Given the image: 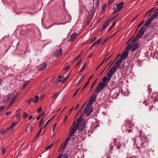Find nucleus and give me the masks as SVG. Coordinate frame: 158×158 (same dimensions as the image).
<instances>
[{
	"label": "nucleus",
	"instance_id": "1",
	"mask_svg": "<svg viewBox=\"0 0 158 158\" xmlns=\"http://www.w3.org/2000/svg\"><path fill=\"white\" fill-rule=\"evenodd\" d=\"M83 115H81L77 121V123L75 125H77V129L78 128V135L81 138H84L85 136L86 132L84 130L85 124V121L83 119Z\"/></svg>",
	"mask_w": 158,
	"mask_h": 158
},
{
	"label": "nucleus",
	"instance_id": "2",
	"mask_svg": "<svg viewBox=\"0 0 158 158\" xmlns=\"http://www.w3.org/2000/svg\"><path fill=\"white\" fill-rule=\"evenodd\" d=\"M123 60L121 58H119L115 62L114 65L110 69L109 71L106 74V76L104 77L102 79V81L103 82L109 81L112 77L113 74L116 71L118 67L120 66V64L122 63Z\"/></svg>",
	"mask_w": 158,
	"mask_h": 158
},
{
	"label": "nucleus",
	"instance_id": "3",
	"mask_svg": "<svg viewBox=\"0 0 158 158\" xmlns=\"http://www.w3.org/2000/svg\"><path fill=\"white\" fill-rule=\"evenodd\" d=\"M140 140H136V138L134 137L132 140L134 142V148L137 149H140L142 147H144V145L147 144L148 142V138L145 135H142L140 134L139 135Z\"/></svg>",
	"mask_w": 158,
	"mask_h": 158
},
{
	"label": "nucleus",
	"instance_id": "4",
	"mask_svg": "<svg viewBox=\"0 0 158 158\" xmlns=\"http://www.w3.org/2000/svg\"><path fill=\"white\" fill-rule=\"evenodd\" d=\"M17 97V95H14V94H12L8 95L3 98L2 101L3 103H5L7 101H9V104L6 106L7 108H9L14 103Z\"/></svg>",
	"mask_w": 158,
	"mask_h": 158
},
{
	"label": "nucleus",
	"instance_id": "5",
	"mask_svg": "<svg viewBox=\"0 0 158 158\" xmlns=\"http://www.w3.org/2000/svg\"><path fill=\"white\" fill-rule=\"evenodd\" d=\"M77 125H74L73 127H71L70 129V132L68 137L66 139L64 143L67 144L71 137L75 133L77 130Z\"/></svg>",
	"mask_w": 158,
	"mask_h": 158
},
{
	"label": "nucleus",
	"instance_id": "6",
	"mask_svg": "<svg viewBox=\"0 0 158 158\" xmlns=\"http://www.w3.org/2000/svg\"><path fill=\"white\" fill-rule=\"evenodd\" d=\"M97 96L94 94L92 95L89 98L88 102H85L82 105L81 108L79 110L78 113H80L81 112L82 109L86 104L90 106L92 105L94 101L96 99Z\"/></svg>",
	"mask_w": 158,
	"mask_h": 158
},
{
	"label": "nucleus",
	"instance_id": "7",
	"mask_svg": "<svg viewBox=\"0 0 158 158\" xmlns=\"http://www.w3.org/2000/svg\"><path fill=\"white\" fill-rule=\"evenodd\" d=\"M106 81L100 82L98 85L97 86L95 92L96 93L98 94L100 91L102 90L106 86Z\"/></svg>",
	"mask_w": 158,
	"mask_h": 158
},
{
	"label": "nucleus",
	"instance_id": "8",
	"mask_svg": "<svg viewBox=\"0 0 158 158\" xmlns=\"http://www.w3.org/2000/svg\"><path fill=\"white\" fill-rule=\"evenodd\" d=\"M85 107L83 112L84 114H85L86 116H88L91 114L93 111V108L90 106L86 104Z\"/></svg>",
	"mask_w": 158,
	"mask_h": 158
},
{
	"label": "nucleus",
	"instance_id": "9",
	"mask_svg": "<svg viewBox=\"0 0 158 158\" xmlns=\"http://www.w3.org/2000/svg\"><path fill=\"white\" fill-rule=\"evenodd\" d=\"M95 12V10L94 8H92L91 10L89 13L88 14L87 19L88 20H91L92 19Z\"/></svg>",
	"mask_w": 158,
	"mask_h": 158
},
{
	"label": "nucleus",
	"instance_id": "10",
	"mask_svg": "<svg viewBox=\"0 0 158 158\" xmlns=\"http://www.w3.org/2000/svg\"><path fill=\"white\" fill-rule=\"evenodd\" d=\"M139 45L138 43H134L132 44L131 51L132 52H134L138 48Z\"/></svg>",
	"mask_w": 158,
	"mask_h": 158
},
{
	"label": "nucleus",
	"instance_id": "11",
	"mask_svg": "<svg viewBox=\"0 0 158 158\" xmlns=\"http://www.w3.org/2000/svg\"><path fill=\"white\" fill-rule=\"evenodd\" d=\"M128 54V52L126 51L125 50L121 55L120 58L123 60L124 58H127Z\"/></svg>",
	"mask_w": 158,
	"mask_h": 158
},
{
	"label": "nucleus",
	"instance_id": "12",
	"mask_svg": "<svg viewBox=\"0 0 158 158\" xmlns=\"http://www.w3.org/2000/svg\"><path fill=\"white\" fill-rule=\"evenodd\" d=\"M62 54V50L61 48L57 50L55 54V56L56 57H58Z\"/></svg>",
	"mask_w": 158,
	"mask_h": 158
},
{
	"label": "nucleus",
	"instance_id": "13",
	"mask_svg": "<svg viewBox=\"0 0 158 158\" xmlns=\"http://www.w3.org/2000/svg\"><path fill=\"white\" fill-rule=\"evenodd\" d=\"M114 143V145L116 146L117 148L118 149L120 148L121 146V143L120 142H117V139H113Z\"/></svg>",
	"mask_w": 158,
	"mask_h": 158
},
{
	"label": "nucleus",
	"instance_id": "14",
	"mask_svg": "<svg viewBox=\"0 0 158 158\" xmlns=\"http://www.w3.org/2000/svg\"><path fill=\"white\" fill-rule=\"evenodd\" d=\"M145 31V28L144 27H142L139 31L138 34L140 36H142Z\"/></svg>",
	"mask_w": 158,
	"mask_h": 158
},
{
	"label": "nucleus",
	"instance_id": "15",
	"mask_svg": "<svg viewBox=\"0 0 158 158\" xmlns=\"http://www.w3.org/2000/svg\"><path fill=\"white\" fill-rule=\"evenodd\" d=\"M77 36V33H74L72 34L70 37L69 41H72L74 40Z\"/></svg>",
	"mask_w": 158,
	"mask_h": 158
},
{
	"label": "nucleus",
	"instance_id": "16",
	"mask_svg": "<svg viewBox=\"0 0 158 158\" xmlns=\"http://www.w3.org/2000/svg\"><path fill=\"white\" fill-rule=\"evenodd\" d=\"M69 75H68L66 78H65L64 77L61 76H58V82H62L64 80H66L68 77Z\"/></svg>",
	"mask_w": 158,
	"mask_h": 158
},
{
	"label": "nucleus",
	"instance_id": "17",
	"mask_svg": "<svg viewBox=\"0 0 158 158\" xmlns=\"http://www.w3.org/2000/svg\"><path fill=\"white\" fill-rule=\"evenodd\" d=\"M47 64L45 63L42 64L40 66L39 70L40 71H41L44 70L47 67Z\"/></svg>",
	"mask_w": 158,
	"mask_h": 158
},
{
	"label": "nucleus",
	"instance_id": "18",
	"mask_svg": "<svg viewBox=\"0 0 158 158\" xmlns=\"http://www.w3.org/2000/svg\"><path fill=\"white\" fill-rule=\"evenodd\" d=\"M17 123V122H13L10 126L9 128V130L11 131H13L14 129V127H15Z\"/></svg>",
	"mask_w": 158,
	"mask_h": 158
},
{
	"label": "nucleus",
	"instance_id": "19",
	"mask_svg": "<svg viewBox=\"0 0 158 158\" xmlns=\"http://www.w3.org/2000/svg\"><path fill=\"white\" fill-rule=\"evenodd\" d=\"M158 16V11L156 12L153 15L151 18H150V19L152 21L154 19H155Z\"/></svg>",
	"mask_w": 158,
	"mask_h": 158
},
{
	"label": "nucleus",
	"instance_id": "20",
	"mask_svg": "<svg viewBox=\"0 0 158 158\" xmlns=\"http://www.w3.org/2000/svg\"><path fill=\"white\" fill-rule=\"evenodd\" d=\"M152 21L151 19H150L148 20L144 24V26L146 27H148L149 25L151 24V22Z\"/></svg>",
	"mask_w": 158,
	"mask_h": 158
},
{
	"label": "nucleus",
	"instance_id": "21",
	"mask_svg": "<svg viewBox=\"0 0 158 158\" xmlns=\"http://www.w3.org/2000/svg\"><path fill=\"white\" fill-rule=\"evenodd\" d=\"M109 21L110 20L109 19H107L106 22H105V23H104L102 25V30L106 28L107 27Z\"/></svg>",
	"mask_w": 158,
	"mask_h": 158
},
{
	"label": "nucleus",
	"instance_id": "22",
	"mask_svg": "<svg viewBox=\"0 0 158 158\" xmlns=\"http://www.w3.org/2000/svg\"><path fill=\"white\" fill-rule=\"evenodd\" d=\"M123 4L124 2H122L121 3H119V4L116 5V6L118 8L119 10H120L123 7Z\"/></svg>",
	"mask_w": 158,
	"mask_h": 158
},
{
	"label": "nucleus",
	"instance_id": "23",
	"mask_svg": "<svg viewBox=\"0 0 158 158\" xmlns=\"http://www.w3.org/2000/svg\"><path fill=\"white\" fill-rule=\"evenodd\" d=\"M39 97L38 96H36L32 100L33 103H35L37 102L38 100Z\"/></svg>",
	"mask_w": 158,
	"mask_h": 158
},
{
	"label": "nucleus",
	"instance_id": "24",
	"mask_svg": "<svg viewBox=\"0 0 158 158\" xmlns=\"http://www.w3.org/2000/svg\"><path fill=\"white\" fill-rule=\"evenodd\" d=\"M140 36L138 34L136 35V36L135 37V38L133 39L132 40V41L133 42H135L140 37Z\"/></svg>",
	"mask_w": 158,
	"mask_h": 158
},
{
	"label": "nucleus",
	"instance_id": "25",
	"mask_svg": "<svg viewBox=\"0 0 158 158\" xmlns=\"http://www.w3.org/2000/svg\"><path fill=\"white\" fill-rule=\"evenodd\" d=\"M101 40V38H100L98 40H97V41H96L93 44L94 45V46H97L98 45L99 43Z\"/></svg>",
	"mask_w": 158,
	"mask_h": 158
},
{
	"label": "nucleus",
	"instance_id": "26",
	"mask_svg": "<svg viewBox=\"0 0 158 158\" xmlns=\"http://www.w3.org/2000/svg\"><path fill=\"white\" fill-rule=\"evenodd\" d=\"M86 63H85V64L83 66H82V68H81V70L79 72V73H81L82 71L84 70V69H85V66H86Z\"/></svg>",
	"mask_w": 158,
	"mask_h": 158
},
{
	"label": "nucleus",
	"instance_id": "27",
	"mask_svg": "<svg viewBox=\"0 0 158 158\" xmlns=\"http://www.w3.org/2000/svg\"><path fill=\"white\" fill-rule=\"evenodd\" d=\"M131 44H128L127 45V47L125 50L128 52V50L130 49L131 48Z\"/></svg>",
	"mask_w": 158,
	"mask_h": 158
},
{
	"label": "nucleus",
	"instance_id": "28",
	"mask_svg": "<svg viewBox=\"0 0 158 158\" xmlns=\"http://www.w3.org/2000/svg\"><path fill=\"white\" fill-rule=\"evenodd\" d=\"M28 117V115L25 112H24L23 113V118L26 119Z\"/></svg>",
	"mask_w": 158,
	"mask_h": 158
},
{
	"label": "nucleus",
	"instance_id": "29",
	"mask_svg": "<svg viewBox=\"0 0 158 158\" xmlns=\"http://www.w3.org/2000/svg\"><path fill=\"white\" fill-rule=\"evenodd\" d=\"M106 58H105L104 60H103V61L102 62V63L97 67V69H96V70H97L102 65V64L106 60Z\"/></svg>",
	"mask_w": 158,
	"mask_h": 158
},
{
	"label": "nucleus",
	"instance_id": "30",
	"mask_svg": "<svg viewBox=\"0 0 158 158\" xmlns=\"http://www.w3.org/2000/svg\"><path fill=\"white\" fill-rule=\"evenodd\" d=\"M43 121H44V118H42L41 119L40 121V123H39V126L40 127L42 126V124L43 123Z\"/></svg>",
	"mask_w": 158,
	"mask_h": 158
},
{
	"label": "nucleus",
	"instance_id": "31",
	"mask_svg": "<svg viewBox=\"0 0 158 158\" xmlns=\"http://www.w3.org/2000/svg\"><path fill=\"white\" fill-rule=\"evenodd\" d=\"M1 150L3 154L5 153L6 152V148L4 147L2 148Z\"/></svg>",
	"mask_w": 158,
	"mask_h": 158
},
{
	"label": "nucleus",
	"instance_id": "32",
	"mask_svg": "<svg viewBox=\"0 0 158 158\" xmlns=\"http://www.w3.org/2000/svg\"><path fill=\"white\" fill-rule=\"evenodd\" d=\"M96 37H94L91 40H90L89 41V43H91L92 42H93L96 39Z\"/></svg>",
	"mask_w": 158,
	"mask_h": 158
},
{
	"label": "nucleus",
	"instance_id": "33",
	"mask_svg": "<svg viewBox=\"0 0 158 158\" xmlns=\"http://www.w3.org/2000/svg\"><path fill=\"white\" fill-rule=\"evenodd\" d=\"M0 133L2 134H4L5 133V131L3 129H2L0 130Z\"/></svg>",
	"mask_w": 158,
	"mask_h": 158
},
{
	"label": "nucleus",
	"instance_id": "34",
	"mask_svg": "<svg viewBox=\"0 0 158 158\" xmlns=\"http://www.w3.org/2000/svg\"><path fill=\"white\" fill-rule=\"evenodd\" d=\"M12 112L11 111H9L6 112L5 113V114L7 116H8L10 114L12 113Z\"/></svg>",
	"mask_w": 158,
	"mask_h": 158
},
{
	"label": "nucleus",
	"instance_id": "35",
	"mask_svg": "<svg viewBox=\"0 0 158 158\" xmlns=\"http://www.w3.org/2000/svg\"><path fill=\"white\" fill-rule=\"evenodd\" d=\"M144 20H143L139 24L138 26V28H139V27H140L141 26V25H142L143 24V23H144Z\"/></svg>",
	"mask_w": 158,
	"mask_h": 158
},
{
	"label": "nucleus",
	"instance_id": "36",
	"mask_svg": "<svg viewBox=\"0 0 158 158\" xmlns=\"http://www.w3.org/2000/svg\"><path fill=\"white\" fill-rule=\"evenodd\" d=\"M83 77H84V76H82L81 77L80 79L78 81V82L76 84V85H77L83 79Z\"/></svg>",
	"mask_w": 158,
	"mask_h": 158
},
{
	"label": "nucleus",
	"instance_id": "37",
	"mask_svg": "<svg viewBox=\"0 0 158 158\" xmlns=\"http://www.w3.org/2000/svg\"><path fill=\"white\" fill-rule=\"evenodd\" d=\"M67 145V144H66L65 143H64L63 145L62 146V148L63 150L65 148Z\"/></svg>",
	"mask_w": 158,
	"mask_h": 158
},
{
	"label": "nucleus",
	"instance_id": "38",
	"mask_svg": "<svg viewBox=\"0 0 158 158\" xmlns=\"http://www.w3.org/2000/svg\"><path fill=\"white\" fill-rule=\"evenodd\" d=\"M120 10L117 7L115 8L114 11V13H115L117 12H118Z\"/></svg>",
	"mask_w": 158,
	"mask_h": 158
},
{
	"label": "nucleus",
	"instance_id": "39",
	"mask_svg": "<svg viewBox=\"0 0 158 158\" xmlns=\"http://www.w3.org/2000/svg\"><path fill=\"white\" fill-rule=\"evenodd\" d=\"M153 9V8H152L151 10H150L148 12V13H147V14L149 13L148 16H149L151 14L152 12V11Z\"/></svg>",
	"mask_w": 158,
	"mask_h": 158
},
{
	"label": "nucleus",
	"instance_id": "40",
	"mask_svg": "<svg viewBox=\"0 0 158 158\" xmlns=\"http://www.w3.org/2000/svg\"><path fill=\"white\" fill-rule=\"evenodd\" d=\"M45 113L44 112H42L41 114H40V116H44V117H45L46 116H46H45Z\"/></svg>",
	"mask_w": 158,
	"mask_h": 158
},
{
	"label": "nucleus",
	"instance_id": "41",
	"mask_svg": "<svg viewBox=\"0 0 158 158\" xmlns=\"http://www.w3.org/2000/svg\"><path fill=\"white\" fill-rule=\"evenodd\" d=\"M113 147H114V146L112 144L110 143V150H112L113 148Z\"/></svg>",
	"mask_w": 158,
	"mask_h": 158
},
{
	"label": "nucleus",
	"instance_id": "42",
	"mask_svg": "<svg viewBox=\"0 0 158 158\" xmlns=\"http://www.w3.org/2000/svg\"><path fill=\"white\" fill-rule=\"evenodd\" d=\"M42 110V109L41 107H39L38 108V109H37V112L38 113H39Z\"/></svg>",
	"mask_w": 158,
	"mask_h": 158
},
{
	"label": "nucleus",
	"instance_id": "43",
	"mask_svg": "<svg viewBox=\"0 0 158 158\" xmlns=\"http://www.w3.org/2000/svg\"><path fill=\"white\" fill-rule=\"evenodd\" d=\"M27 128L30 130L31 131H32V128L31 126L29 125L27 127Z\"/></svg>",
	"mask_w": 158,
	"mask_h": 158
},
{
	"label": "nucleus",
	"instance_id": "44",
	"mask_svg": "<svg viewBox=\"0 0 158 158\" xmlns=\"http://www.w3.org/2000/svg\"><path fill=\"white\" fill-rule=\"evenodd\" d=\"M70 68V67L69 65H67L64 69V70H68Z\"/></svg>",
	"mask_w": 158,
	"mask_h": 158
},
{
	"label": "nucleus",
	"instance_id": "45",
	"mask_svg": "<svg viewBox=\"0 0 158 158\" xmlns=\"http://www.w3.org/2000/svg\"><path fill=\"white\" fill-rule=\"evenodd\" d=\"M42 128L41 127L40 129L39 132L37 134V136H36V137H38V135L40 134V133L41 131H42Z\"/></svg>",
	"mask_w": 158,
	"mask_h": 158
},
{
	"label": "nucleus",
	"instance_id": "46",
	"mask_svg": "<svg viewBox=\"0 0 158 158\" xmlns=\"http://www.w3.org/2000/svg\"><path fill=\"white\" fill-rule=\"evenodd\" d=\"M17 113L16 114L15 116L17 118H18L19 117V115H20V113H18V112H17Z\"/></svg>",
	"mask_w": 158,
	"mask_h": 158
},
{
	"label": "nucleus",
	"instance_id": "47",
	"mask_svg": "<svg viewBox=\"0 0 158 158\" xmlns=\"http://www.w3.org/2000/svg\"><path fill=\"white\" fill-rule=\"evenodd\" d=\"M95 81H94V82H93V83L92 84V85H91V88H90V91H91L92 90V88L94 86V84H95Z\"/></svg>",
	"mask_w": 158,
	"mask_h": 158
},
{
	"label": "nucleus",
	"instance_id": "48",
	"mask_svg": "<svg viewBox=\"0 0 158 158\" xmlns=\"http://www.w3.org/2000/svg\"><path fill=\"white\" fill-rule=\"evenodd\" d=\"M58 96V95H57V94H54L53 97V98H56Z\"/></svg>",
	"mask_w": 158,
	"mask_h": 158
},
{
	"label": "nucleus",
	"instance_id": "49",
	"mask_svg": "<svg viewBox=\"0 0 158 158\" xmlns=\"http://www.w3.org/2000/svg\"><path fill=\"white\" fill-rule=\"evenodd\" d=\"M41 117V116H40V115H38L36 117V120H39L40 118Z\"/></svg>",
	"mask_w": 158,
	"mask_h": 158
},
{
	"label": "nucleus",
	"instance_id": "50",
	"mask_svg": "<svg viewBox=\"0 0 158 158\" xmlns=\"http://www.w3.org/2000/svg\"><path fill=\"white\" fill-rule=\"evenodd\" d=\"M89 80H88V81H87V82L86 83L85 85V86H86L89 84Z\"/></svg>",
	"mask_w": 158,
	"mask_h": 158
},
{
	"label": "nucleus",
	"instance_id": "51",
	"mask_svg": "<svg viewBox=\"0 0 158 158\" xmlns=\"http://www.w3.org/2000/svg\"><path fill=\"white\" fill-rule=\"evenodd\" d=\"M68 158V157L66 155V154H65L64 155H63V157H62V158Z\"/></svg>",
	"mask_w": 158,
	"mask_h": 158
},
{
	"label": "nucleus",
	"instance_id": "52",
	"mask_svg": "<svg viewBox=\"0 0 158 158\" xmlns=\"http://www.w3.org/2000/svg\"><path fill=\"white\" fill-rule=\"evenodd\" d=\"M115 23H116L115 22H114L110 27L113 28V27L115 25Z\"/></svg>",
	"mask_w": 158,
	"mask_h": 158
},
{
	"label": "nucleus",
	"instance_id": "53",
	"mask_svg": "<svg viewBox=\"0 0 158 158\" xmlns=\"http://www.w3.org/2000/svg\"><path fill=\"white\" fill-rule=\"evenodd\" d=\"M4 108V106H2L0 107V111H2V110Z\"/></svg>",
	"mask_w": 158,
	"mask_h": 158
},
{
	"label": "nucleus",
	"instance_id": "54",
	"mask_svg": "<svg viewBox=\"0 0 158 158\" xmlns=\"http://www.w3.org/2000/svg\"><path fill=\"white\" fill-rule=\"evenodd\" d=\"M52 145V144H51L48 147H47L46 148L48 150V149H49V148H50V147Z\"/></svg>",
	"mask_w": 158,
	"mask_h": 158
},
{
	"label": "nucleus",
	"instance_id": "55",
	"mask_svg": "<svg viewBox=\"0 0 158 158\" xmlns=\"http://www.w3.org/2000/svg\"><path fill=\"white\" fill-rule=\"evenodd\" d=\"M33 118V116H32V115H30L29 117V118H28V119L29 120H31V119H32V118Z\"/></svg>",
	"mask_w": 158,
	"mask_h": 158
},
{
	"label": "nucleus",
	"instance_id": "56",
	"mask_svg": "<svg viewBox=\"0 0 158 158\" xmlns=\"http://www.w3.org/2000/svg\"><path fill=\"white\" fill-rule=\"evenodd\" d=\"M81 60L78 62V63L77 64H76V66H77V65H78V64H80L81 62Z\"/></svg>",
	"mask_w": 158,
	"mask_h": 158
},
{
	"label": "nucleus",
	"instance_id": "57",
	"mask_svg": "<svg viewBox=\"0 0 158 158\" xmlns=\"http://www.w3.org/2000/svg\"><path fill=\"white\" fill-rule=\"evenodd\" d=\"M138 16V15H137L136 16H135L133 19L132 20V21H133L134 20H135L136 19V18H137V17Z\"/></svg>",
	"mask_w": 158,
	"mask_h": 158
},
{
	"label": "nucleus",
	"instance_id": "58",
	"mask_svg": "<svg viewBox=\"0 0 158 158\" xmlns=\"http://www.w3.org/2000/svg\"><path fill=\"white\" fill-rule=\"evenodd\" d=\"M2 79H0V87L2 85Z\"/></svg>",
	"mask_w": 158,
	"mask_h": 158
},
{
	"label": "nucleus",
	"instance_id": "59",
	"mask_svg": "<svg viewBox=\"0 0 158 158\" xmlns=\"http://www.w3.org/2000/svg\"><path fill=\"white\" fill-rule=\"evenodd\" d=\"M111 56H110V57H109L108 58H107V59H106V60L105 61L106 62L110 58V57Z\"/></svg>",
	"mask_w": 158,
	"mask_h": 158
},
{
	"label": "nucleus",
	"instance_id": "60",
	"mask_svg": "<svg viewBox=\"0 0 158 158\" xmlns=\"http://www.w3.org/2000/svg\"><path fill=\"white\" fill-rule=\"evenodd\" d=\"M57 158H62V155L61 154L58 156Z\"/></svg>",
	"mask_w": 158,
	"mask_h": 158
},
{
	"label": "nucleus",
	"instance_id": "61",
	"mask_svg": "<svg viewBox=\"0 0 158 158\" xmlns=\"http://www.w3.org/2000/svg\"><path fill=\"white\" fill-rule=\"evenodd\" d=\"M31 101H32L31 99V98H30L28 102L29 103H30L31 102Z\"/></svg>",
	"mask_w": 158,
	"mask_h": 158
},
{
	"label": "nucleus",
	"instance_id": "62",
	"mask_svg": "<svg viewBox=\"0 0 158 158\" xmlns=\"http://www.w3.org/2000/svg\"><path fill=\"white\" fill-rule=\"evenodd\" d=\"M90 20H88V21H87V25H89V23H90Z\"/></svg>",
	"mask_w": 158,
	"mask_h": 158
},
{
	"label": "nucleus",
	"instance_id": "63",
	"mask_svg": "<svg viewBox=\"0 0 158 158\" xmlns=\"http://www.w3.org/2000/svg\"><path fill=\"white\" fill-rule=\"evenodd\" d=\"M139 133H140V134L139 135L141 134L142 135H142V130H140V131H139Z\"/></svg>",
	"mask_w": 158,
	"mask_h": 158
},
{
	"label": "nucleus",
	"instance_id": "64",
	"mask_svg": "<svg viewBox=\"0 0 158 158\" xmlns=\"http://www.w3.org/2000/svg\"><path fill=\"white\" fill-rule=\"evenodd\" d=\"M27 83H25L23 85V87H25L27 85Z\"/></svg>",
	"mask_w": 158,
	"mask_h": 158
}]
</instances>
